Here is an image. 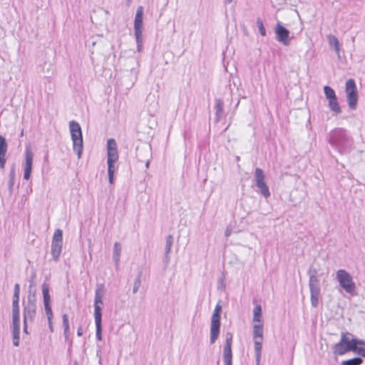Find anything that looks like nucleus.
Segmentation results:
<instances>
[{"label":"nucleus","mask_w":365,"mask_h":365,"mask_svg":"<svg viewBox=\"0 0 365 365\" xmlns=\"http://www.w3.org/2000/svg\"><path fill=\"white\" fill-rule=\"evenodd\" d=\"M328 141L341 153L349 152L354 143L353 139L347 134L346 130L341 128L330 132Z\"/></svg>","instance_id":"nucleus-1"},{"label":"nucleus","mask_w":365,"mask_h":365,"mask_svg":"<svg viewBox=\"0 0 365 365\" xmlns=\"http://www.w3.org/2000/svg\"><path fill=\"white\" fill-rule=\"evenodd\" d=\"M103 285L100 284L97 285L95 292L94 302V319L96 327V339L98 341L102 340V307H103Z\"/></svg>","instance_id":"nucleus-2"},{"label":"nucleus","mask_w":365,"mask_h":365,"mask_svg":"<svg viewBox=\"0 0 365 365\" xmlns=\"http://www.w3.org/2000/svg\"><path fill=\"white\" fill-rule=\"evenodd\" d=\"M307 274L309 275L311 304L313 307H317L319 304L321 296V286L318 277V271L316 268L310 267L307 271Z\"/></svg>","instance_id":"nucleus-3"},{"label":"nucleus","mask_w":365,"mask_h":365,"mask_svg":"<svg viewBox=\"0 0 365 365\" xmlns=\"http://www.w3.org/2000/svg\"><path fill=\"white\" fill-rule=\"evenodd\" d=\"M70 132L73 141V148L80 159L83 153V137L81 128L78 123L72 120L69 123Z\"/></svg>","instance_id":"nucleus-4"},{"label":"nucleus","mask_w":365,"mask_h":365,"mask_svg":"<svg viewBox=\"0 0 365 365\" xmlns=\"http://www.w3.org/2000/svg\"><path fill=\"white\" fill-rule=\"evenodd\" d=\"M337 281L340 287L344 291L351 296H355L356 293V284L353 281L351 274L344 269H339L336 273Z\"/></svg>","instance_id":"nucleus-5"},{"label":"nucleus","mask_w":365,"mask_h":365,"mask_svg":"<svg viewBox=\"0 0 365 365\" xmlns=\"http://www.w3.org/2000/svg\"><path fill=\"white\" fill-rule=\"evenodd\" d=\"M143 7L139 6L137 9L134 20V31L137 43V50L138 52L142 51L143 48Z\"/></svg>","instance_id":"nucleus-6"},{"label":"nucleus","mask_w":365,"mask_h":365,"mask_svg":"<svg viewBox=\"0 0 365 365\" xmlns=\"http://www.w3.org/2000/svg\"><path fill=\"white\" fill-rule=\"evenodd\" d=\"M222 311V306L218 303L215 306L214 312L211 317L210 323V342L213 344L217 339L220 334V313Z\"/></svg>","instance_id":"nucleus-7"},{"label":"nucleus","mask_w":365,"mask_h":365,"mask_svg":"<svg viewBox=\"0 0 365 365\" xmlns=\"http://www.w3.org/2000/svg\"><path fill=\"white\" fill-rule=\"evenodd\" d=\"M357 342V339L349 340V339L342 333L339 342L334 344L333 346V352L336 355L344 354L345 353L356 349Z\"/></svg>","instance_id":"nucleus-8"},{"label":"nucleus","mask_w":365,"mask_h":365,"mask_svg":"<svg viewBox=\"0 0 365 365\" xmlns=\"http://www.w3.org/2000/svg\"><path fill=\"white\" fill-rule=\"evenodd\" d=\"M345 92L349 108L353 110H356L358 102V92L356 85L354 79L350 78L346 81Z\"/></svg>","instance_id":"nucleus-9"},{"label":"nucleus","mask_w":365,"mask_h":365,"mask_svg":"<svg viewBox=\"0 0 365 365\" xmlns=\"http://www.w3.org/2000/svg\"><path fill=\"white\" fill-rule=\"evenodd\" d=\"M36 305L35 294H28L27 302L24 308V323L32 322L36 315Z\"/></svg>","instance_id":"nucleus-10"},{"label":"nucleus","mask_w":365,"mask_h":365,"mask_svg":"<svg viewBox=\"0 0 365 365\" xmlns=\"http://www.w3.org/2000/svg\"><path fill=\"white\" fill-rule=\"evenodd\" d=\"M34 161V153L30 145L25 150V161L24 163V179L29 180L31 178Z\"/></svg>","instance_id":"nucleus-11"},{"label":"nucleus","mask_w":365,"mask_h":365,"mask_svg":"<svg viewBox=\"0 0 365 365\" xmlns=\"http://www.w3.org/2000/svg\"><path fill=\"white\" fill-rule=\"evenodd\" d=\"M276 39L284 46H289L290 43L291 37L289 36L290 32L288 29L284 27L280 22H278L274 28Z\"/></svg>","instance_id":"nucleus-12"},{"label":"nucleus","mask_w":365,"mask_h":365,"mask_svg":"<svg viewBox=\"0 0 365 365\" xmlns=\"http://www.w3.org/2000/svg\"><path fill=\"white\" fill-rule=\"evenodd\" d=\"M225 344L223 349L222 357L225 365H232V334L227 332Z\"/></svg>","instance_id":"nucleus-13"},{"label":"nucleus","mask_w":365,"mask_h":365,"mask_svg":"<svg viewBox=\"0 0 365 365\" xmlns=\"http://www.w3.org/2000/svg\"><path fill=\"white\" fill-rule=\"evenodd\" d=\"M42 292L46 314L48 319L51 321V318L53 317V313L50 305L49 287L48 285L46 283L43 284L42 285Z\"/></svg>","instance_id":"nucleus-14"},{"label":"nucleus","mask_w":365,"mask_h":365,"mask_svg":"<svg viewBox=\"0 0 365 365\" xmlns=\"http://www.w3.org/2000/svg\"><path fill=\"white\" fill-rule=\"evenodd\" d=\"M107 156H108V160L118 161V160L117 143L113 138H110L108 140Z\"/></svg>","instance_id":"nucleus-15"},{"label":"nucleus","mask_w":365,"mask_h":365,"mask_svg":"<svg viewBox=\"0 0 365 365\" xmlns=\"http://www.w3.org/2000/svg\"><path fill=\"white\" fill-rule=\"evenodd\" d=\"M19 293H20V286L19 284H16L14 286V292L13 296V310H12V318H20L19 315Z\"/></svg>","instance_id":"nucleus-16"},{"label":"nucleus","mask_w":365,"mask_h":365,"mask_svg":"<svg viewBox=\"0 0 365 365\" xmlns=\"http://www.w3.org/2000/svg\"><path fill=\"white\" fill-rule=\"evenodd\" d=\"M13 324V344L15 346H19L20 318H12Z\"/></svg>","instance_id":"nucleus-17"},{"label":"nucleus","mask_w":365,"mask_h":365,"mask_svg":"<svg viewBox=\"0 0 365 365\" xmlns=\"http://www.w3.org/2000/svg\"><path fill=\"white\" fill-rule=\"evenodd\" d=\"M7 143L4 137L0 135V168H4L6 163Z\"/></svg>","instance_id":"nucleus-18"},{"label":"nucleus","mask_w":365,"mask_h":365,"mask_svg":"<svg viewBox=\"0 0 365 365\" xmlns=\"http://www.w3.org/2000/svg\"><path fill=\"white\" fill-rule=\"evenodd\" d=\"M253 341H254V345H255L256 365H260L263 340H257H257H253Z\"/></svg>","instance_id":"nucleus-19"},{"label":"nucleus","mask_w":365,"mask_h":365,"mask_svg":"<svg viewBox=\"0 0 365 365\" xmlns=\"http://www.w3.org/2000/svg\"><path fill=\"white\" fill-rule=\"evenodd\" d=\"M63 243L51 242V255L55 261H58L61 253Z\"/></svg>","instance_id":"nucleus-20"},{"label":"nucleus","mask_w":365,"mask_h":365,"mask_svg":"<svg viewBox=\"0 0 365 365\" xmlns=\"http://www.w3.org/2000/svg\"><path fill=\"white\" fill-rule=\"evenodd\" d=\"M121 245L119 242H116L113 245V260L115 262V267L118 268L120 264V259L121 255Z\"/></svg>","instance_id":"nucleus-21"},{"label":"nucleus","mask_w":365,"mask_h":365,"mask_svg":"<svg viewBox=\"0 0 365 365\" xmlns=\"http://www.w3.org/2000/svg\"><path fill=\"white\" fill-rule=\"evenodd\" d=\"M223 101L221 99H216L215 101V120L219 122L223 115Z\"/></svg>","instance_id":"nucleus-22"},{"label":"nucleus","mask_w":365,"mask_h":365,"mask_svg":"<svg viewBox=\"0 0 365 365\" xmlns=\"http://www.w3.org/2000/svg\"><path fill=\"white\" fill-rule=\"evenodd\" d=\"M263 340V324H255L253 325V340Z\"/></svg>","instance_id":"nucleus-23"},{"label":"nucleus","mask_w":365,"mask_h":365,"mask_svg":"<svg viewBox=\"0 0 365 365\" xmlns=\"http://www.w3.org/2000/svg\"><path fill=\"white\" fill-rule=\"evenodd\" d=\"M117 161L113 160H107L108 163V181L110 184H113L114 182V173L115 171V163Z\"/></svg>","instance_id":"nucleus-24"},{"label":"nucleus","mask_w":365,"mask_h":365,"mask_svg":"<svg viewBox=\"0 0 365 365\" xmlns=\"http://www.w3.org/2000/svg\"><path fill=\"white\" fill-rule=\"evenodd\" d=\"M173 243V237L171 235H169L166 237V243H165V259L166 261V263L170 260V253L171 252L172 245Z\"/></svg>","instance_id":"nucleus-25"},{"label":"nucleus","mask_w":365,"mask_h":365,"mask_svg":"<svg viewBox=\"0 0 365 365\" xmlns=\"http://www.w3.org/2000/svg\"><path fill=\"white\" fill-rule=\"evenodd\" d=\"M262 311L259 304L256 305L253 309V322L257 324H262Z\"/></svg>","instance_id":"nucleus-26"},{"label":"nucleus","mask_w":365,"mask_h":365,"mask_svg":"<svg viewBox=\"0 0 365 365\" xmlns=\"http://www.w3.org/2000/svg\"><path fill=\"white\" fill-rule=\"evenodd\" d=\"M327 40H328L329 44L330 46H334V51H336L337 55L339 56L340 45H339V40L337 39V38L334 35L329 34L327 36Z\"/></svg>","instance_id":"nucleus-27"},{"label":"nucleus","mask_w":365,"mask_h":365,"mask_svg":"<svg viewBox=\"0 0 365 365\" xmlns=\"http://www.w3.org/2000/svg\"><path fill=\"white\" fill-rule=\"evenodd\" d=\"M15 176H16V168H15V165H13L10 169L9 180V183H8L9 191L10 193H12V192H13Z\"/></svg>","instance_id":"nucleus-28"},{"label":"nucleus","mask_w":365,"mask_h":365,"mask_svg":"<svg viewBox=\"0 0 365 365\" xmlns=\"http://www.w3.org/2000/svg\"><path fill=\"white\" fill-rule=\"evenodd\" d=\"M329 108L336 114H339L341 112V108L339 105L337 98L328 101Z\"/></svg>","instance_id":"nucleus-29"},{"label":"nucleus","mask_w":365,"mask_h":365,"mask_svg":"<svg viewBox=\"0 0 365 365\" xmlns=\"http://www.w3.org/2000/svg\"><path fill=\"white\" fill-rule=\"evenodd\" d=\"M255 181L256 185L265 182V175L261 168H257L255 169Z\"/></svg>","instance_id":"nucleus-30"},{"label":"nucleus","mask_w":365,"mask_h":365,"mask_svg":"<svg viewBox=\"0 0 365 365\" xmlns=\"http://www.w3.org/2000/svg\"><path fill=\"white\" fill-rule=\"evenodd\" d=\"M63 319V333L66 339H68L70 335V328H69V322L68 317L66 314H64L62 317Z\"/></svg>","instance_id":"nucleus-31"},{"label":"nucleus","mask_w":365,"mask_h":365,"mask_svg":"<svg viewBox=\"0 0 365 365\" xmlns=\"http://www.w3.org/2000/svg\"><path fill=\"white\" fill-rule=\"evenodd\" d=\"M262 195L267 198L270 196L269 187L265 182L256 185Z\"/></svg>","instance_id":"nucleus-32"},{"label":"nucleus","mask_w":365,"mask_h":365,"mask_svg":"<svg viewBox=\"0 0 365 365\" xmlns=\"http://www.w3.org/2000/svg\"><path fill=\"white\" fill-rule=\"evenodd\" d=\"M352 351H356L361 356L365 357V343L363 341L358 340L356 349H352Z\"/></svg>","instance_id":"nucleus-33"},{"label":"nucleus","mask_w":365,"mask_h":365,"mask_svg":"<svg viewBox=\"0 0 365 365\" xmlns=\"http://www.w3.org/2000/svg\"><path fill=\"white\" fill-rule=\"evenodd\" d=\"M324 92L327 101L336 98L335 91L330 86H325Z\"/></svg>","instance_id":"nucleus-34"},{"label":"nucleus","mask_w":365,"mask_h":365,"mask_svg":"<svg viewBox=\"0 0 365 365\" xmlns=\"http://www.w3.org/2000/svg\"><path fill=\"white\" fill-rule=\"evenodd\" d=\"M63 232L60 229H57L55 230V232L53 236L52 242H58L63 243Z\"/></svg>","instance_id":"nucleus-35"},{"label":"nucleus","mask_w":365,"mask_h":365,"mask_svg":"<svg viewBox=\"0 0 365 365\" xmlns=\"http://www.w3.org/2000/svg\"><path fill=\"white\" fill-rule=\"evenodd\" d=\"M363 360L359 357L353 358L349 360L344 361L342 365H360Z\"/></svg>","instance_id":"nucleus-36"},{"label":"nucleus","mask_w":365,"mask_h":365,"mask_svg":"<svg viewBox=\"0 0 365 365\" xmlns=\"http://www.w3.org/2000/svg\"><path fill=\"white\" fill-rule=\"evenodd\" d=\"M257 27L259 29V31L260 34L262 36H266V30H265V28L264 26L263 22L262 21V20L258 19L257 20Z\"/></svg>","instance_id":"nucleus-37"},{"label":"nucleus","mask_w":365,"mask_h":365,"mask_svg":"<svg viewBox=\"0 0 365 365\" xmlns=\"http://www.w3.org/2000/svg\"><path fill=\"white\" fill-rule=\"evenodd\" d=\"M34 275L32 277L31 279L30 280V284H29V294H33L32 292V288L36 286L35 282H34Z\"/></svg>","instance_id":"nucleus-38"},{"label":"nucleus","mask_w":365,"mask_h":365,"mask_svg":"<svg viewBox=\"0 0 365 365\" xmlns=\"http://www.w3.org/2000/svg\"><path fill=\"white\" fill-rule=\"evenodd\" d=\"M140 282L139 279H138L137 281L135 282L134 283V287H133V293H136L138 290V288L140 287Z\"/></svg>","instance_id":"nucleus-39"},{"label":"nucleus","mask_w":365,"mask_h":365,"mask_svg":"<svg viewBox=\"0 0 365 365\" xmlns=\"http://www.w3.org/2000/svg\"><path fill=\"white\" fill-rule=\"evenodd\" d=\"M77 335L78 336H81L83 335V327L81 326H80L78 328V331H77Z\"/></svg>","instance_id":"nucleus-40"},{"label":"nucleus","mask_w":365,"mask_h":365,"mask_svg":"<svg viewBox=\"0 0 365 365\" xmlns=\"http://www.w3.org/2000/svg\"><path fill=\"white\" fill-rule=\"evenodd\" d=\"M225 235L226 237H229L231 235V230L227 228L225 230Z\"/></svg>","instance_id":"nucleus-41"},{"label":"nucleus","mask_w":365,"mask_h":365,"mask_svg":"<svg viewBox=\"0 0 365 365\" xmlns=\"http://www.w3.org/2000/svg\"><path fill=\"white\" fill-rule=\"evenodd\" d=\"M48 324H49L50 330L51 331H53V325H52V319H51V321L48 319Z\"/></svg>","instance_id":"nucleus-42"},{"label":"nucleus","mask_w":365,"mask_h":365,"mask_svg":"<svg viewBox=\"0 0 365 365\" xmlns=\"http://www.w3.org/2000/svg\"><path fill=\"white\" fill-rule=\"evenodd\" d=\"M100 353H101V351H100V350L97 351V356H98V358H99L98 363H99V364H101V355H100Z\"/></svg>","instance_id":"nucleus-43"},{"label":"nucleus","mask_w":365,"mask_h":365,"mask_svg":"<svg viewBox=\"0 0 365 365\" xmlns=\"http://www.w3.org/2000/svg\"><path fill=\"white\" fill-rule=\"evenodd\" d=\"M24 332L27 333V324L24 323Z\"/></svg>","instance_id":"nucleus-44"},{"label":"nucleus","mask_w":365,"mask_h":365,"mask_svg":"<svg viewBox=\"0 0 365 365\" xmlns=\"http://www.w3.org/2000/svg\"><path fill=\"white\" fill-rule=\"evenodd\" d=\"M149 165H150V160H148L146 161V163H145V167H146V168H149Z\"/></svg>","instance_id":"nucleus-45"},{"label":"nucleus","mask_w":365,"mask_h":365,"mask_svg":"<svg viewBox=\"0 0 365 365\" xmlns=\"http://www.w3.org/2000/svg\"><path fill=\"white\" fill-rule=\"evenodd\" d=\"M20 135H21V136H23V135H24V130H21Z\"/></svg>","instance_id":"nucleus-46"},{"label":"nucleus","mask_w":365,"mask_h":365,"mask_svg":"<svg viewBox=\"0 0 365 365\" xmlns=\"http://www.w3.org/2000/svg\"><path fill=\"white\" fill-rule=\"evenodd\" d=\"M232 1V0H227V3H231Z\"/></svg>","instance_id":"nucleus-47"},{"label":"nucleus","mask_w":365,"mask_h":365,"mask_svg":"<svg viewBox=\"0 0 365 365\" xmlns=\"http://www.w3.org/2000/svg\"><path fill=\"white\" fill-rule=\"evenodd\" d=\"M131 0H128V4H130Z\"/></svg>","instance_id":"nucleus-48"}]
</instances>
